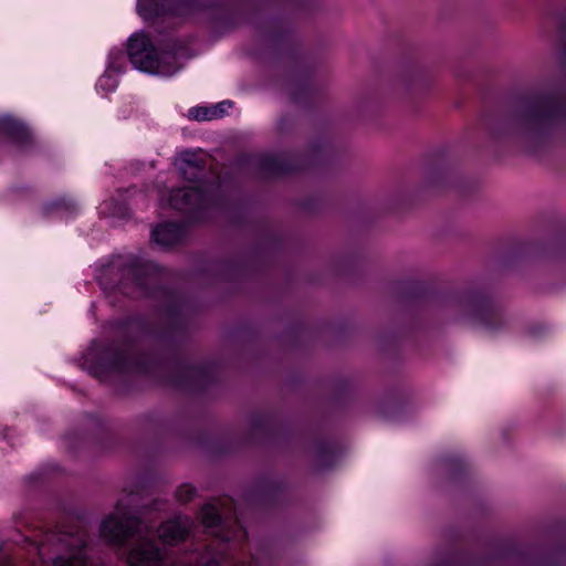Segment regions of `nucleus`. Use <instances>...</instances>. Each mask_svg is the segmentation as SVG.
Wrapping results in <instances>:
<instances>
[{
  "label": "nucleus",
  "instance_id": "obj_1",
  "mask_svg": "<svg viewBox=\"0 0 566 566\" xmlns=\"http://www.w3.org/2000/svg\"><path fill=\"white\" fill-rule=\"evenodd\" d=\"M99 532L102 537L115 547H122L128 538H135L126 556L129 566L166 565V553L157 546L153 531L142 523L124 502H119L114 512L102 522ZM265 559L268 555L261 552L253 555L251 562L239 563L226 548H220L219 552L207 551L201 555L200 566H263ZM195 562H199L198 556H190L187 560L172 566H199L195 565Z\"/></svg>",
  "mask_w": 566,
  "mask_h": 566
},
{
  "label": "nucleus",
  "instance_id": "obj_2",
  "mask_svg": "<svg viewBox=\"0 0 566 566\" xmlns=\"http://www.w3.org/2000/svg\"><path fill=\"white\" fill-rule=\"evenodd\" d=\"M202 157L195 151L181 153L175 166L179 174L192 186L175 189L167 198L161 197V203L179 211H193L206 207L212 199V185L203 182L200 178L205 171Z\"/></svg>",
  "mask_w": 566,
  "mask_h": 566
},
{
  "label": "nucleus",
  "instance_id": "obj_3",
  "mask_svg": "<svg viewBox=\"0 0 566 566\" xmlns=\"http://www.w3.org/2000/svg\"><path fill=\"white\" fill-rule=\"evenodd\" d=\"M42 562L52 555L53 566H92L87 559L86 534L82 530L45 533L41 542H30Z\"/></svg>",
  "mask_w": 566,
  "mask_h": 566
},
{
  "label": "nucleus",
  "instance_id": "obj_4",
  "mask_svg": "<svg viewBox=\"0 0 566 566\" xmlns=\"http://www.w3.org/2000/svg\"><path fill=\"white\" fill-rule=\"evenodd\" d=\"M85 367L98 379L105 380L109 374L143 370V361L132 345L123 348L93 342L83 355Z\"/></svg>",
  "mask_w": 566,
  "mask_h": 566
},
{
  "label": "nucleus",
  "instance_id": "obj_5",
  "mask_svg": "<svg viewBox=\"0 0 566 566\" xmlns=\"http://www.w3.org/2000/svg\"><path fill=\"white\" fill-rule=\"evenodd\" d=\"M127 51L130 63L142 72L171 76L182 67L175 53L159 54L149 38L142 32L134 33L129 38Z\"/></svg>",
  "mask_w": 566,
  "mask_h": 566
},
{
  "label": "nucleus",
  "instance_id": "obj_6",
  "mask_svg": "<svg viewBox=\"0 0 566 566\" xmlns=\"http://www.w3.org/2000/svg\"><path fill=\"white\" fill-rule=\"evenodd\" d=\"M223 502L205 505L200 512V520L205 531L218 542V545L227 546L229 542L243 541L247 534L239 521L230 523L223 516Z\"/></svg>",
  "mask_w": 566,
  "mask_h": 566
},
{
  "label": "nucleus",
  "instance_id": "obj_7",
  "mask_svg": "<svg viewBox=\"0 0 566 566\" xmlns=\"http://www.w3.org/2000/svg\"><path fill=\"white\" fill-rule=\"evenodd\" d=\"M171 0H137L136 11L144 20L174 14L184 15L191 11L190 3L172 4Z\"/></svg>",
  "mask_w": 566,
  "mask_h": 566
},
{
  "label": "nucleus",
  "instance_id": "obj_8",
  "mask_svg": "<svg viewBox=\"0 0 566 566\" xmlns=\"http://www.w3.org/2000/svg\"><path fill=\"white\" fill-rule=\"evenodd\" d=\"M193 522L187 516H177L163 523L158 528V536L164 544L175 545L185 539L191 532Z\"/></svg>",
  "mask_w": 566,
  "mask_h": 566
},
{
  "label": "nucleus",
  "instance_id": "obj_9",
  "mask_svg": "<svg viewBox=\"0 0 566 566\" xmlns=\"http://www.w3.org/2000/svg\"><path fill=\"white\" fill-rule=\"evenodd\" d=\"M155 265L147 263L132 270L133 287L126 281L122 282L120 290L132 297H140L149 294L148 284L153 282Z\"/></svg>",
  "mask_w": 566,
  "mask_h": 566
},
{
  "label": "nucleus",
  "instance_id": "obj_10",
  "mask_svg": "<svg viewBox=\"0 0 566 566\" xmlns=\"http://www.w3.org/2000/svg\"><path fill=\"white\" fill-rule=\"evenodd\" d=\"M124 59V52L119 49H112L108 54L107 66L104 74L98 78L96 87L99 91L113 92L118 84L117 75L122 73V66H115V59Z\"/></svg>",
  "mask_w": 566,
  "mask_h": 566
},
{
  "label": "nucleus",
  "instance_id": "obj_11",
  "mask_svg": "<svg viewBox=\"0 0 566 566\" xmlns=\"http://www.w3.org/2000/svg\"><path fill=\"white\" fill-rule=\"evenodd\" d=\"M182 226L175 222H167L157 226L153 230V239L163 247H171L178 243L184 237Z\"/></svg>",
  "mask_w": 566,
  "mask_h": 566
},
{
  "label": "nucleus",
  "instance_id": "obj_12",
  "mask_svg": "<svg viewBox=\"0 0 566 566\" xmlns=\"http://www.w3.org/2000/svg\"><path fill=\"white\" fill-rule=\"evenodd\" d=\"M0 130L20 142H23L29 137V132L24 125L9 115L0 117Z\"/></svg>",
  "mask_w": 566,
  "mask_h": 566
},
{
  "label": "nucleus",
  "instance_id": "obj_13",
  "mask_svg": "<svg viewBox=\"0 0 566 566\" xmlns=\"http://www.w3.org/2000/svg\"><path fill=\"white\" fill-rule=\"evenodd\" d=\"M188 117L196 120H211L216 118V108L211 106H196L188 111Z\"/></svg>",
  "mask_w": 566,
  "mask_h": 566
},
{
  "label": "nucleus",
  "instance_id": "obj_14",
  "mask_svg": "<svg viewBox=\"0 0 566 566\" xmlns=\"http://www.w3.org/2000/svg\"><path fill=\"white\" fill-rule=\"evenodd\" d=\"M196 494V489L191 484H182L177 490V497L180 502L190 501Z\"/></svg>",
  "mask_w": 566,
  "mask_h": 566
},
{
  "label": "nucleus",
  "instance_id": "obj_15",
  "mask_svg": "<svg viewBox=\"0 0 566 566\" xmlns=\"http://www.w3.org/2000/svg\"><path fill=\"white\" fill-rule=\"evenodd\" d=\"M232 107V102L223 101L218 103L217 105L211 106V108H216V118L228 114L229 109Z\"/></svg>",
  "mask_w": 566,
  "mask_h": 566
},
{
  "label": "nucleus",
  "instance_id": "obj_16",
  "mask_svg": "<svg viewBox=\"0 0 566 566\" xmlns=\"http://www.w3.org/2000/svg\"><path fill=\"white\" fill-rule=\"evenodd\" d=\"M125 65H126V57H125V56H124V59H123V60H120V59H118V57H116V59H115V66H117V67H118V66H122V73H123V72H124V70H125Z\"/></svg>",
  "mask_w": 566,
  "mask_h": 566
},
{
  "label": "nucleus",
  "instance_id": "obj_17",
  "mask_svg": "<svg viewBox=\"0 0 566 566\" xmlns=\"http://www.w3.org/2000/svg\"><path fill=\"white\" fill-rule=\"evenodd\" d=\"M201 0H192V2H196L197 7H203V3H200Z\"/></svg>",
  "mask_w": 566,
  "mask_h": 566
}]
</instances>
